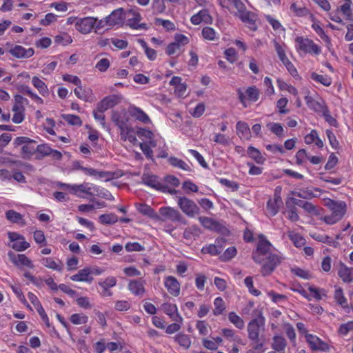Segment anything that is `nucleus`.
Listing matches in <instances>:
<instances>
[{
  "label": "nucleus",
  "mask_w": 353,
  "mask_h": 353,
  "mask_svg": "<svg viewBox=\"0 0 353 353\" xmlns=\"http://www.w3.org/2000/svg\"><path fill=\"white\" fill-rule=\"evenodd\" d=\"M311 78L313 80H314L317 82H319L325 86H329L332 83L331 78H330L329 77H327L326 75H321V74H318L315 72H313L311 74Z\"/></svg>",
  "instance_id": "c03bdc74"
},
{
  "label": "nucleus",
  "mask_w": 353,
  "mask_h": 353,
  "mask_svg": "<svg viewBox=\"0 0 353 353\" xmlns=\"http://www.w3.org/2000/svg\"><path fill=\"white\" fill-rule=\"evenodd\" d=\"M236 130L242 135H248L250 134V130L248 124L243 121H238L236 123Z\"/></svg>",
  "instance_id": "e2e57ef3"
},
{
  "label": "nucleus",
  "mask_w": 353,
  "mask_h": 353,
  "mask_svg": "<svg viewBox=\"0 0 353 353\" xmlns=\"http://www.w3.org/2000/svg\"><path fill=\"white\" fill-rule=\"evenodd\" d=\"M141 179L144 184L155 190H157L159 185L160 181H159L157 176L155 175L144 173Z\"/></svg>",
  "instance_id": "bb28decb"
},
{
  "label": "nucleus",
  "mask_w": 353,
  "mask_h": 353,
  "mask_svg": "<svg viewBox=\"0 0 353 353\" xmlns=\"http://www.w3.org/2000/svg\"><path fill=\"white\" fill-rule=\"evenodd\" d=\"M327 206L332 211V214L324 217V221L330 225H332L340 221L344 216L346 211V204L344 202H338L333 200H329Z\"/></svg>",
  "instance_id": "f03ea898"
},
{
  "label": "nucleus",
  "mask_w": 353,
  "mask_h": 353,
  "mask_svg": "<svg viewBox=\"0 0 353 353\" xmlns=\"http://www.w3.org/2000/svg\"><path fill=\"white\" fill-rule=\"evenodd\" d=\"M214 305V309L213 310V313L216 316L221 314L225 309L224 301L221 297L215 299Z\"/></svg>",
  "instance_id": "37998d69"
},
{
  "label": "nucleus",
  "mask_w": 353,
  "mask_h": 353,
  "mask_svg": "<svg viewBox=\"0 0 353 353\" xmlns=\"http://www.w3.org/2000/svg\"><path fill=\"white\" fill-rule=\"evenodd\" d=\"M99 219L102 224L111 225L117 222L118 216L113 213L104 214L100 215Z\"/></svg>",
  "instance_id": "e433bc0d"
},
{
  "label": "nucleus",
  "mask_w": 353,
  "mask_h": 353,
  "mask_svg": "<svg viewBox=\"0 0 353 353\" xmlns=\"http://www.w3.org/2000/svg\"><path fill=\"white\" fill-rule=\"evenodd\" d=\"M6 218L12 223L20 224L22 226L26 224L22 214L13 210H9L6 212Z\"/></svg>",
  "instance_id": "5701e85b"
},
{
  "label": "nucleus",
  "mask_w": 353,
  "mask_h": 353,
  "mask_svg": "<svg viewBox=\"0 0 353 353\" xmlns=\"http://www.w3.org/2000/svg\"><path fill=\"white\" fill-rule=\"evenodd\" d=\"M305 212L312 215H319L320 212L317 207L313 205L312 203L306 201L305 203L303 208Z\"/></svg>",
  "instance_id": "bf43d9fd"
},
{
  "label": "nucleus",
  "mask_w": 353,
  "mask_h": 353,
  "mask_svg": "<svg viewBox=\"0 0 353 353\" xmlns=\"http://www.w3.org/2000/svg\"><path fill=\"white\" fill-rule=\"evenodd\" d=\"M88 317L86 315L73 314L70 316V321L74 325L85 324L88 322Z\"/></svg>",
  "instance_id": "3c124183"
},
{
  "label": "nucleus",
  "mask_w": 353,
  "mask_h": 353,
  "mask_svg": "<svg viewBox=\"0 0 353 353\" xmlns=\"http://www.w3.org/2000/svg\"><path fill=\"white\" fill-rule=\"evenodd\" d=\"M286 346V342L283 337L280 336H276L273 338L272 347L279 353H284V350Z\"/></svg>",
  "instance_id": "72a5a7b5"
},
{
  "label": "nucleus",
  "mask_w": 353,
  "mask_h": 353,
  "mask_svg": "<svg viewBox=\"0 0 353 353\" xmlns=\"http://www.w3.org/2000/svg\"><path fill=\"white\" fill-rule=\"evenodd\" d=\"M165 286L172 295L174 296L179 295L180 284L175 277L172 276H167L165 279Z\"/></svg>",
  "instance_id": "a211bd4d"
},
{
  "label": "nucleus",
  "mask_w": 353,
  "mask_h": 353,
  "mask_svg": "<svg viewBox=\"0 0 353 353\" xmlns=\"http://www.w3.org/2000/svg\"><path fill=\"white\" fill-rule=\"evenodd\" d=\"M225 56L226 59L231 63H233L237 60V54L234 48H230L225 51Z\"/></svg>",
  "instance_id": "052dcab7"
},
{
  "label": "nucleus",
  "mask_w": 353,
  "mask_h": 353,
  "mask_svg": "<svg viewBox=\"0 0 353 353\" xmlns=\"http://www.w3.org/2000/svg\"><path fill=\"white\" fill-rule=\"evenodd\" d=\"M307 342L310 344L311 348L314 350H325L327 349V344L312 334L305 336Z\"/></svg>",
  "instance_id": "412c9836"
},
{
  "label": "nucleus",
  "mask_w": 353,
  "mask_h": 353,
  "mask_svg": "<svg viewBox=\"0 0 353 353\" xmlns=\"http://www.w3.org/2000/svg\"><path fill=\"white\" fill-rule=\"evenodd\" d=\"M236 254V249L234 247L228 248L223 254L220 256L222 261H228L232 259Z\"/></svg>",
  "instance_id": "603ef678"
},
{
  "label": "nucleus",
  "mask_w": 353,
  "mask_h": 353,
  "mask_svg": "<svg viewBox=\"0 0 353 353\" xmlns=\"http://www.w3.org/2000/svg\"><path fill=\"white\" fill-rule=\"evenodd\" d=\"M199 220L203 227L210 230H212L214 223L216 222L213 219L206 216H200Z\"/></svg>",
  "instance_id": "69168bd1"
},
{
  "label": "nucleus",
  "mask_w": 353,
  "mask_h": 353,
  "mask_svg": "<svg viewBox=\"0 0 353 353\" xmlns=\"http://www.w3.org/2000/svg\"><path fill=\"white\" fill-rule=\"evenodd\" d=\"M292 272L296 275L299 277L305 279H311V274L308 271L304 270L303 269L296 268H292Z\"/></svg>",
  "instance_id": "0e129e2a"
},
{
  "label": "nucleus",
  "mask_w": 353,
  "mask_h": 353,
  "mask_svg": "<svg viewBox=\"0 0 353 353\" xmlns=\"http://www.w3.org/2000/svg\"><path fill=\"white\" fill-rule=\"evenodd\" d=\"M248 154L258 164H263L265 160L261 152L253 146L248 147Z\"/></svg>",
  "instance_id": "c85d7f7f"
},
{
  "label": "nucleus",
  "mask_w": 353,
  "mask_h": 353,
  "mask_svg": "<svg viewBox=\"0 0 353 353\" xmlns=\"http://www.w3.org/2000/svg\"><path fill=\"white\" fill-rule=\"evenodd\" d=\"M351 330H353V321L341 325L339 332L340 334L346 335Z\"/></svg>",
  "instance_id": "774afa93"
},
{
  "label": "nucleus",
  "mask_w": 353,
  "mask_h": 353,
  "mask_svg": "<svg viewBox=\"0 0 353 353\" xmlns=\"http://www.w3.org/2000/svg\"><path fill=\"white\" fill-rule=\"evenodd\" d=\"M16 146L22 145L21 157L28 159L36 153V141L26 137H18L14 141Z\"/></svg>",
  "instance_id": "423d86ee"
},
{
  "label": "nucleus",
  "mask_w": 353,
  "mask_h": 353,
  "mask_svg": "<svg viewBox=\"0 0 353 353\" xmlns=\"http://www.w3.org/2000/svg\"><path fill=\"white\" fill-rule=\"evenodd\" d=\"M128 289L137 296H142L145 293L144 283L142 280H132L128 284Z\"/></svg>",
  "instance_id": "4be33fe9"
},
{
  "label": "nucleus",
  "mask_w": 353,
  "mask_h": 353,
  "mask_svg": "<svg viewBox=\"0 0 353 353\" xmlns=\"http://www.w3.org/2000/svg\"><path fill=\"white\" fill-rule=\"evenodd\" d=\"M200 230L196 225L188 228L183 232V237L187 240H192L195 236H198Z\"/></svg>",
  "instance_id": "79ce46f5"
},
{
  "label": "nucleus",
  "mask_w": 353,
  "mask_h": 353,
  "mask_svg": "<svg viewBox=\"0 0 353 353\" xmlns=\"http://www.w3.org/2000/svg\"><path fill=\"white\" fill-rule=\"evenodd\" d=\"M97 21L96 18L91 17L79 19L75 23V28L81 33L88 34L92 31Z\"/></svg>",
  "instance_id": "6e6552de"
},
{
  "label": "nucleus",
  "mask_w": 353,
  "mask_h": 353,
  "mask_svg": "<svg viewBox=\"0 0 353 353\" xmlns=\"http://www.w3.org/2000/svg\"><path fill=\"white\" fill-rule=\"evenodd\" d=\"M168 162L170 165L174 167H178L185 171H190V167L183 160L179 159L176 157H172L169 158Z\"/></svg>",
  "instance_id": "4c0bfd02"
},
{
  "label": "nucleus",
  "mask_w": 353,
  "mask_h": 353,
  "mask_svg": "<svg viewBox=\"0 0 353 353\" xmlns=\"http://www.w3.org/2000/svg\"><path fill=\"white\" fill-rule=\"evenodd\" d=\"M285 204L288 208V219L292 222L299 221V216L297 214L295 206L290 205V202H285Z\"/></svg>",
  "instance_id": "49530a36"
},
{
  "label": "nucleus",
  "mask_w": 353,
  "mask_h": 353,
  "mask_svg": "<svg viewBox=\"0 0 353 353\" xmlns=\"http://www.w3.org/2000/svg\"><path fill=\"white\" fill-rule=\"evenodd\" d=\"M121 101V96L118 94H112L103 98L98 104V111L105 112L107 110L113 108L119 104Z\"/></svg>",
  "instance_id": "1a4fd4ad"
},
{
  "label": "nucleus",
  "mask_w": 353,
  "mask_h": 353,
  "mask_svg": "<svg viewBox=\"0 0 353 353\" xmlns=\"http://www.w3.org/2000/svg\"><path fill=\"white\" fill-rule=\"evenodd\" d=\"M270 130L275 134L277 137H281L283 136V128L280 123H270L267 125Z\"/></svg>",
  "instance_id": "09e8293b"
},
{
  "label": "nucleus",
  "mask_w": 353,
  "mask_h": 353,
  "mask_svg": "<svg viewBox=\"0 0 353 353\" xmlns=\"http://www.w3.org/2000/svg\"><path fill=\"white\" fill-rule=\"evenodd\" d=\"M70 279L74 281H85L91 283L93 278L90 276L89 268L80 270L77 274L72 275Z\"/></svg>",
  "instance_id": "b1692460"
},
{
  "label": "nucleus",
  "mask_w": 353,
  "mask_h": 353,
  "mask_svg": "<svg viewBox=\"0 0 353 353\" xmlns=\"http://www.w3.org/2000/svg\"><path fill=\"white\" fill-rule=\"evenodd\" d=\"M125 248L128 252L143 251L145 249L143 245L137 242H129L126 243Z\"/></svg>",
  "instance_id": "680f3d73"
},
{
  "label": "nucleus",
  "mask_w": 353,
  "mask_h": 353,
  "mask_svg": "<svg viewBox=\"0 0 353 353\" xmlns=\"http://www.w3.org/2000/svg\"><path fill=\"white\" fill-rule=\"evenodd\" d=\"M156 220L164 222H178L183 225L187 224V221L179 212V211L171 207L161 208L159 209V219H157Z\"/></svg>",
  "instance_id": "20e7f679"
},
{
  "label": "nucleus",
  "mask_w": 353,
  "mask_h": 353,
  "mask_svg": "<svg viewBox=\"0 0 353 353\" xmlns=\"http://www.w3.org/2000/svg\"><path fill=\"white\" fill-rule=\"evenodd\" d=\"M353 268L347 267L343 263H339V269L338 270V276L344 283H352L353 281Z\"/></svg>",
  "instance_id": "aec40b11"
},
{
  "label": "nucleus",
  "mask_w": 353,
  "mask_h": 353,
  "mask_svg": "<svg viewBox=\"0 0 353 353\" xmlns=\"http://www.w3.org/2000/svg\"><path fill=\"white\" fill-rule=\"evenodd\" d=\"M52 148L48 144H41L36 147L37 159H42L43 157L50 156Z\"/></svg>",
  "instance_id": "473e14b6"
},
{
  "label": "nucleus",
  "mask_w": 353,
  "mask_h": 353,
  "mask_svg": "<svg viewBox=\"0 0 353 353\" xmlns=\"http://www.w3.org/2000/svg\"><path fill=\"white\" fill-rule=\"evenodd\" d=\"M63 119L72 125H81L82 121L79 116L74 114H62Z\"/></svg>",
  "instance_id": "a18cd8bd"
},
{
  "label": "nucleus",
  "mask_w": 353,
  "mask_h": 353,
  "mask_svg": "<svg viewBox=\"0 0 353 353\" xmlns=\"http://www.w3.org/2000/svg\"><path fill=\"white\" fill-rule=\"evenodd\" d=\"M8 256L10 260L12 261V263L19 268H21L22 266H26L31 269H33L34 268V265H33L32 261L30 259H28L25 254H15L12 252H9L8 253Z\"/></svg>",
  "instance_id": "f8f14e48"
},
{
  "label": "nucleus",
  "mask_w": 353,
  "mask_h": 353,
  "mask_svg": "<svg viewBox=\"0 0 353 353\" xmlns=\"http://www.w3.org/2000/svg\"><path fill=\"white\" fill-rule=\"evenodd\" d=\"M321 111L323 112V115L325 119V121L327 122H328L331 125H334L335 126L336 125V120L333 118L330 114V111L328 110L327 108L326 107H323L322 109H321Z\"/></svg>",
  "instance_id": "338daca9"
},
{
  "label": "nucleus",
  "mask_w": 353,
  "mask_h": 353,
  "mask_svg": "<svg viewBox=\"0 0 353 353\" xmlns=\"http://www.w3.org/2000/svg\"><path fill=\"white\" fill-rule=\"evenodd\" d=\"M288 237L293 242L294 245L297 248H300V247L304 245L305 243V239H303L298 233H295L294 232H289Z\"/></svg>",
  "instance_id": "58836bf2"
},
{
  "label": "nucleus",
  "mask_w": 353,
  "mask_h": 353,
  "mask_svg": "<svg viewBox=\"0 0 353 353\" xmlns=\"http://www.w3.org/2000/svg\"><path fill=\"white\" fill-rule=\"evenodd\" d=\"M283 259L281 256L274 253H270L268 256H263V262L261 263L262 264L261 268L262 276L270 275L281 263Z\"/></svg>",
  "instance_id": "39448f33"
},
{
  "label": "nucleus",
  "mask_w": 353,
  "mask_h": 353,
  "mask_svg": "<svg viewBox=\"0 0 353 353\" xmlns=\"http://www.w3.org/2000/svg\"><path fill=\"white\" fill-rule=\"evenodd\" d=\"M225 240L223 238L217 239L216 244H210L208 246L203 247L201 249V252L203 254H209L212 256L219 254L222 250V243H225Z\"/></svg>",
  "instance_id": "6ab92c4d"
},
{
  "label": "nucleus",
  "mask_w": 353,
  "mask_h": 353,
  "mask_svg": "<svg viewBox=\"0 0 353 353\" xmlns=\"http://www.w3.org/2000/svg\"><path fill=\"white\" fill-rule=\"evenodd\" d=\"M190 21L194 25H199L201 22L207 24H212L213 19L210 14L209 10L208 9H203L200 10L198 13L194 14L191 17Z\"/></svg>",
  "instance_id": "4468645a"
},
{
  "label": "nucleus",
  "mask_w": 353,
  "mask_h": 353,
  "mask_svg": "<svg viewBox=\"0 0 353 353\" xmlns=\"http://www.w3.org/2000/svg\"><path fill=\"white\" fill-rule=\"evenodd\" d=\"M42 264L48 268L56 270L59 272L63 270V264L61 262L60 265L57 264V262L51 258H43L42 259Z\"/></svg>",
  "instance_id": "ea45409f"
},
{
  "label": "nucleus",
  "mask_w": 353,
  "mask_h": 353,
  "mask_svg": "<svg viewBox=\"0 0 353 353\" xmlns=\"http://www.w3.org/2000/svg\"><path fill=\"white\" fill-rule=\"evenodd\" d=\"M202 35L205 39L213 41L216 37V32L212 28L205 27L202 30Z\"/></svg>",
  "instance_id": "13d9d810"
},
{
  "label": "nucleus",
  "mask_w": 353,
  "mask_h": 353,
  "mask_svg": "<svg viewBox=\"0 0 353 353\" xmlns=\"http://www.w3.org/2000/svg\"><path fill=\"white\" fill-rule=\"evenodd\" d=\"M134 115L137 119H138L145 123H148V122H150L149 117L140 108H134Z\"/></svg>",
  "instance_id": "4d7b16f0"
},
{
  "label": "nucleus",
  "mask_w": 353,
  "mask_h": 353,
  "mask_svg": "<svg viewBox=\"0 0 353 353\" xmlns=\"http://www.w3.org/2000/svg\"><path fill=\"white\" fill-rule=\"evenodd\" d=\"M305 100L309 108L313 109L315 111H321L323 108L319 102L312 99L310 96H305Z\"/></svg>",
  "instance_id": "864d4df0"
},
{
  "label": "nucleus",
  "mask_w": 353,
  "mask_h": 353,
  "mask_svg": "<svg viewBox=\"0 0 353 353\" xmlns=\"http://www.w3.org/2000/svg\"><path fill=\"white\" fill-rule=\"evenodd\" d=\"M248 337L251 341H258L263 337L265 318L259 313L258 316L250 321L247 327Z\"/></svg>",
  "instance_id": "f257e3e1"
},
{
  "label": "nucleus",
  "mask_w": 353,
  "mask_h": 353,
  "mask_svg": "<svg viewBox=\"0 0 353 353\" xmlns=\"http://www.w3.org/2000/svg\"><path fill=\"white\" fill-rule=\"evenodd\" d=\"M312 237L319 241V242H322V243H327L330 245H333L334 247L336 246V244H338L337 242L334 241L331 237H330L329 236L327 235H324V234H314L312 236Z\"/></svg>",
  "instance_id": "de8ad7c7"
},
{
  "label": "nucleus",
  "mask_w": 353,
  "mask_h": 353,
  "mask_svg": "<svg viewBox=\"0 0 353 353\" xmlns=\"http://www.w3.org/2000/svg\"><path fill=\"white\" fill-rule=\"evenodd\" d=\"M229 321L233 323L237 328L243 329L244 327L243 320L235 312H231L228 314Z\"/></svg>",
  "instance_id": "a19ab883"
},
{
  "label": "nucleus",
  "mask_w": 353,
  "mask_h": 353,
  "mask_svg": "<svg viewBox=\"0 0 353 353\" xmlns=\"http://www.w3.org/2000/svg\"><path fill=\"white\" fill-rule=\"evenodd\" d=\"M32 83L33 85L38 90L39 93L43 96H46L49 93L48 88L46 83L39 77L34 76L32 77Z\"/></svg>",
  "instance_id": "2f4dec72"
},
{
  "label": "nucleus",
  "mask_w": 353,
  "mask_h": 353,
  "mask_svg": "<svg viewBox=\"0 0 353 353\" xmlns=\"http://www.w3.org/2000/svg\"><path fill=\"white\" fill-rule=\"evenodd\" d=\"M296 42L299 45V49L304 52H313L316 54L320 52L319 48L312 40L298 37L296 38Z\"/></svg>",
  "instance_id": "9b49d317"
},
{
  "label": "nucleus",
  "mask_w": 353,
  "mask_h": 353,
  "mask_svg": "<svg viewBox=\"0 0 353 353\" xmlns=\"http://www.w3.org/2000/svg\"><path fill=\"white\" fill-rule=\"evenodd\" d=\"M28 299H30V301H31V303L35 307L37 312L40 315L41 319L46 323V326L48 327H50V324L49 319H48V316H47L44 309L43 308L40 301H39L38 298L37 297V296L34 295L32 292H29L28 294Z\"/></svg>",
  "instance_id": "ddd939ff"
},
{
  "label": "nucleus",
  "mask_w": 353,
  "mask_h": 353,
  "mask_svg": "<svg viewBox=\"0 0 353 353\" xmlns=\"http://www.w3.org/2000/svg\"><path fill=\"white\" fill-rule=\"evenodd\" d=\"M138 211L143 214V215H146L150 218L154 219H159V214L156 213L154 210L152 208L150 205L144 203H141L137 207Z\"/></svg>",
  "instance_id": "c756f323"
},
{
  "label": "nucleus",
  "mask_w": 353,
  "mask_h": 353,
  "mask_svg": "<svg viewBox=\"0 0 353 353\" xmlns=\"http://www.w3.org/2000/svg\"><path fill=\"white\" fill-rule=\"evenodd\" d=\"M174 340L185 349H188L190 347L191 341L187 334L179 333L174 336Z\"/></svg>",
  "instance_id": "f704fd0d"
},
{
  "label": "nucleus",
  "mask_w": 353,
  "mask_h": 353,
  "mask_svg": "<svg viewBox=\"0 0 353 353\" xmlns=\"http://www.w3.org/2000/svg\"><path fill=\"white\" fill-rule=\"evenodd\" d=\"M245 93L248 99L252 101H256L259 99V90L255 86L249 87Z\"/></svg>",
  "instance_id": "8fccbe9b"
},
{
  "label": "nucleus",
  "mask_w": 353,
  "mask_h": 353,
  "mask_svg": "<svg viewBox=\"0 0 353 353\" xmlns=\"http://www.w3.org/2000/svg\"><path fill=\"white\" fill-rule=\"evenodd\" d=\"M177 203L182 212L189 217H194L199 214L198 205L194 201L185 196H179Z\"/></svg>",
  "instance_id": "0eeeda50"
},
{
  "label": "nucleus",
  "mask_w": 353,
  "mask_h": 353,
  "mask_svg": "<svg viewBox=\"0 0 353 353\" xmlns=\"http://www.w3.org/2000/svg\"><path fill=\"white\" fill-rule=\"evenodd\" d=\"M237 17H239L243 23H246L250 30L253 31L256 30L257 26L256 24V21L257 16L255 13L246 10L241 14H237Z\"/></svg>",
  "instance_id": "f3484780"
},
{
  "label": "nucleus",
  "mask_w": 353,
  "mask_h": 353,
  "mask_svg": "<svg viewBox=\"0 0 353 353\" xmlns=\"http://www.w3.org/2000/svg\"><path fill=\"white\" fill-rule=\"evenodd\" d=\"M124 20L123 9L119 8L114 10L108 17H107L104 21L101 20L99 21V26H103L105 23L106 25L113 26L119 25L123 23Z\"/></svg>",
  "instance_id": "9d476101"
},
{
  "label": "nucleus",
  "mask_w": 353,
  "mask_h": 353,
  "mask_svg": "<svg viewBox=\"0 0 353 353\" xmlns=\"http://www.w3.org/2000/svg\"><path fill=\"white\" fill-rule=\"evenodd\" d=\"M155 24L162 25L163 26V28H165L168 31L175 30L174 23L172 21H170V20H165V19H162L161 18H156L155 19Z\"/></svg>",
  "instance_id": "5fc2aeb1"
},
{
  "label": "nucleus",
  "mask_w": 353,
  "mask_h": 353,
  "mask_svg": "<svg viewBox=\"0 0 353 353\" xmlns=\"http://www.w3.org/2000/svg\"><path fill=\"white\" fill-rule=\"evenodd\" d=\"M14 105L12 107L13 112H25L24 104H28V101L27 99L23 97L21 95L16 94L14 97Z\"/></svg>",
  "instance_id": "cd10ccee"
},
{
  "label": "nucleus",
  "mask_w": 353,
  "mask_h": 353,
  "mask_svg": "<svg viewBox=\"0 0 353 353\" xmlns=\"http://www.w3.org/2000/svg\"><path fill=\"white\" fill-rule=\"evenodd\" d=\"M161 308L172 321L179 323L183 321V318L178 313V309L175 304L165 303L161 305Z\"/></svg>",
  "instance_id": "dca6fc26"
},
{
  "label": "nucleus",
  "mask_w": 353,
  "mask_h": 353,
  "mask_svg": "<svg viewBox=\"0 0 353 353\" xmlns=\"http://www.w3.org/2000/svg\"><path fill=\"white\" fill-rule=\"evenodd\" d=\"M71 189L77 194H78V193H85L88 195H93L92 190H93L94 191L97 190V188H96L95 186L90 185L88 183L74 185H72Z\"/></svg>",
  "instance_id": "a878e982"
},
{
  "label": "nucleus",
  "mask_w": 353,
  "mask_h": 353,
  "mask_svg": "<svg viewBox=\"0 0 353 353\" xmlns=\"http://www.w3.org/2000/svg\"><path fill=\"white\" fill-rule=\"evenodd\" d=\"M74 92L79 99L85 101H92V91L90 88L83 89L80 85L74 89Z\"/></svg>",
  "instance_id": "393cba45"
},
{
  "label": "nucleus",
  "mask_w": 353,
  "mask_h": 353,
  "mask_svg": "<svg viewBox=\"0 0 353 353\" xmlns=\"http://www.w3.org/2000/svg\"><path fill=\"white\" fill-rule=\"evenodd\" d=\"M9 52L17 59H27L31 57L34 51L32 48L26 49L21 46L16 45L9 50Z\"/></svg>",
  "instance_id": "2eb2a0df"
},
{
  "label": "nucleus",
  "mask_w": 353,
  "mask_h": 353,
  "mask_svg": "<svg viewBox=\"0 0 353 353\" xmlns=\"http://www.w3.org/2000/svg\"><path fill=\"white\" fill-rule=\"evenodd\" d=\"M334 299L343 308H348L347 299L344 296L343 292L341 288H339L335 290Z\"/></svg>",
  "instance_id": "c9c22d12"
},
{
  "label": "nucleus",
  "mask_w": 353,
  "mask_h": 353,
  "mask_svg": "<svg viewBox=\"0 0 353 353\" xmlns=\"http://www.w3.org/2000/svg\"><path fill=\"white\" fill-rule=\"evenodd\" d=\"M112 121L119 127V128H123L127 125L128 119L124 117V114L117 111L112 112Z\"/></svg>",
  "instance_id": "7c9ffc66"
},
{
  "label": "nucleus",
  "mask_w": 353,
  "mask_h": 353,
  "mask_svg": "<svg viewBox=\"0 0 353 353\" xmlns=\"http://www.w3.org/2000/svg\"><path fill=\"white\" fill-rule=\"evenodd\" d=\"M30 246V243L26 242L25 241V239L24 240H19L18 241L14 243L12 245V249H14V250H16L17 252L23 251V250L28 249Z\"/></svg>",
  "instance_id": "6e6d98bb"
},
{
  "label": "nucleus",
  "mask_w": 353,
  "mask_h": 353,
  "mask_svg": "<svg viewBox=\"0 0 353 353\" xmlns=\"http://www.w3.org/2000/svg\"><path fill=\"white\" fill-rule=\"evenodd\" d=\"M259 241H258L256 249L252 253V259L256 263H261L263 262V256H268L270 252L272 245L267 240L263 234L259 236Z\"/></svg>",
  "instance_id": "7ed1b4c3"
}]
</instances>
